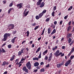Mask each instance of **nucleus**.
<instances>
[{
    "label": "nucleus",
    "instance_id": "f257e3e1",
    "mask_svg": "<svg viewBox=\"0 0 74 74\" xmlns=\"http://www.w3.org/2000/svg\"><path fill=\"white\" fill-rule=\"evenodd\" d=\"M11 34L10 33H6L5 34L3 35V38L2 39L1 41H5L7 40V38L8 37H10L11 36Z\"/></svg>",
    "mask_w": 74,
    "mask_h": 74
},
{
    "label": "nucleus",
    "instance_id": "f03ea898",
    "mask_svg": "<svg viewBox=\"0 0 74 74\" xmlns=\"http://www.w3.org/2000/svg\"><path fill=\"white\" fill-rule=\"evenodd\" d=\"M42 1V0H39L37 2V3L38 5H40L39 6V7L40 8L43 7L45 5V3H44V2H42L41 4V1Z\"/></svg>",
    "mask_w": 74,
    "mask_h": 74
},
{
    "label": "nucleus",
    "instance_id": "7ed1b4c3",
    "mask_svg": "<svg viewBox=\"0 0 74 74\" xmlns=\"http://www.w3.org/2000/svg\"><path fill=\"white\" fill-rule=\"evenodd\" d=\"M26 67L28 69V70H30L32 67V64L30 63V62L29 61L26 64Z\"/></svg>",
    "mask_w": 74,
    "mask_h": 74
},
{
    "label": "nucleus",
    "instance_id": "20e7f679",
    "mask_svg": "<svg viewBox=\"0 0 74 74\" xmlns=\"http://www.w3.org/2000/svg\"><path fill=\"white\" fill-rule=\"evenodd\" d=\"M59 52H60V51L59 50H58L56 51L55 53H54V55H55L56 56H60V55L62 54V52H60V53Z\"/></svg>",
    "mask_w": 74,
    "mask_h": 74
},
{
    "label": "nucleus",
    "instance_id": "39448f33",
    "mask_svg": "<svg viewBox=\"0 0 74 74\" xmlns=\"http://www.w3.org/2000/svg\"><path fill=\"white\" fill-rule=\"evenodd\" d=\"M8 27H9L8 29L9 30H10L11 29H14L15 26H14V25L12 24H9Z\"/></svg>",
    "mask_w": 74,
    "mask_h": 74
},
{
    "label": "nucleus",
    "instance_id": "423d86ee",
    "mask_svg": "<svg viewBox=\"0 0 74 74\" xmlns=\"http://www.w3.org/2000/svg\"><path fill=\"white\" fill-rule=\"evenodd\" d=\"M23 71H25L26 73H29V70L26 66H24L23 68Z\"/></svg>",
    "mask_w": 74,
    "mask_h": 74
},
{
    "label": "nucleus",
    "instance_id": "0eeeda50",
    "mask_svg": "<svg viewBox=\"0 0 74 74\" xmlns=\"http://www.w3.org/2000/svg\"><path fill=\"white\" fill-rule=\"evenodd\" d=\"M22 5H23V3H20L16 5V7L17 8L20 9L22 7Z\"/></svg>",
    "mask_w": 74,
    "mask_h": 74
},
{
    "label": "nucleus",
    "instance_id": "6e6552de",
    "mask_svg": "<svg viewBox=\"0 0 74 74\" xmlns=\"http://www.w3.org/2000/svg\"><path fill=\"white\" fill-rule=\"evenodd\" d=\"M63 64H64V61H62V62L61 64H57V67H58V68H60L61 66H63Z\"/></svg>",
    "mask_w": 74,
    "mask_h": 74
},
{
    "label": "nucleus",
    "instance_id": "1a4fd4ad",
    "mask_svg": "<svg viewBox=\"0 0 74 74\" xmlns=\"http://www.w3.org/2000/svg\"><path fill=\"white\" fill-rule=\"evenodd\" d=\"M70 63H71V60H69L68 61H67L65 63V66H66V67H67V66H68V65L70 64Z\"/></svg>",
    "mask_w": 74,
    "mask_h": 74
},
{
    "label": "nucleus",
    "instance_id": "9d476101",
    "mask_svg": "<svg viewBox=\"0 0 74 74\" xmlns=\"http://www.w3.org/2000/svg\"><path fill=\"white\" fill-rule=\"evenodd\" d=\"M17 37H14L11 40V42L13 43V44H14V42L15 41V39L16 38H17Z\"/></svg>",
    "mask_w": 74,
    "mask_h": 74
},
{
    "label": "nucleus",
    "instance_id": "9b49d317",
    "mask_svg": "<svg viewBox=\"0 0 74 74\" xmlns=\"http://www.w3.org/2000/svg\"><path fill=\"white\" fill-rule=\"evenodd\" d=\"M72 36V34L71 33H68L67 34V36H66L67 38H70V37H71Z\"/></svg>",
    "mask_w": 74,
    "mask_h": 74
},
{
    "label": "nucleus",
    "instance_id": "f8f14e48",
    "mask_svg": "<svg viewBox=\"0 0 74 74\" xmlns=\"http://www.w3.org/2000/svg\"><path fill=\"white\" fill-rule=\"evenodd\" d=\"M34 66L35 67H37L39 66V63L38 62H36L34 63Z\"/></svg>",
    "mask_w": 74,
    "mask_h": 74
},
{
    "label": "nucleus",
    "instance_id": "ddd939ff",
    "mask_svg": "<svg viewBox=\"0 0 74 74\" xmlns=\"http://www.w3.org/2000/svg\"><path fill=\"white\" fill-rule=\"evenodd\" d=\"M48 50H46L45 51H44L43 53V56H44V55H45V54H46V53H48Z\"/></svg>",
    "mask_w": 74,
    "mask_h": 74
},
{
    "label": "nucleus",
    "instance_id": "4468645a",
    "mask_svg": "<svg viewBox=\"0 0 74 74\" xmlns=\"http://www.w3.org/2000/svg\"><path fill=\"white\" fill-rule=\"evenodd\" d=\"M56 29H54L53 32L51 33V35H52V34H55V33H56Z\"/></svg>",
    "mask_w": 74,
    "mask_h": 74
},
{
    "label": "nucleus",
    "instance_id": "2eb2a0df",
    "mask_svg": "<svg viewBox=\"0 0 74 74\" xmlns=\"http://www.w3.org/2000/svg\"><path fill=\"white\" fill-rule=\"evenodd\" d=\"M51 28H49L48 29V34H50L51 33Z\"/></svg>",
    "mask_w": 74,
    "mask_h": 74
},
{
    "label": "nucleus",
    "instance_id": "dca6fc26",
    "mask_svg": "<svg viewBox=\"0 0 74 74\" xmlns=\"http://www.w3.org/2000/svg\"><path fill=\"white\" fill-rule=\"evenodd\" d=\"M11 10H13L14 11V8H10V9L8 10V14H10V12H11Z\"/></svg>",
    "mask_w": 74,
    "mask_h": 74
},
{
    "label": "nucleus",
    "instance_id": "f3484780",
    "mask_svg": "<svg viewBox=\"0 0 74 74\" xmlns=\"http://www.w3.org/2000/svg\"><path fill=\"white\" fill-rule=\"evenodd\" d=\"M29 10H28L27 12L24 13V14H23L24 15V16H27V15H28V14H29Z\"/></svg>",
    "mask_w": 74,
    "mask_h": 74
},
{
    "label": "nucleus",
    "instance_id": "a211bd4d",
    "mask_svg": "<svg viewBox=\"0 0 74 74\" xmlns=\"http://www.w3.org/2000/svg\"><path fill=\"white\" fill-rule=\"evenodd\" d=\"M71 29V26H69L68 27L67 31H70Z\"/></svg>",
    "mask_w": 74,
    "mask_h": 74
},
{
    "label": "nucleus",
    "instance_id": "6ab92c4d",
    "mask_svg": "<svg viewBox=\"0 0 74 74\" xmlns=\"http://www.w3.org/2000/svg\"><path fill=\"white\" fill-rule=\"evenodd\" d=\"M41 53H42V52L41 51H40L39 55L38 57V59H40V58H41Z\"/></svg>",
    "mask_w": 74,
    "mask_h": 74
},
{
    "label": "nucleus",
    "instance_id": "aec40b11",
    "mask_svg": "<svg viewBox=\"0 0 74 74\" xmlns=\"http://www.w3.org/2000/svg\"><path fill=\"white\" fill-rule=\"evenodd\" d=\"M41 49V47H39L37 49V50H36V53H37V52H39L40 51V49Z\"/></svg>",
    "mask_w": 74,
    "mask_h": 74
},
{
    "label": "nucleus",
    "instance_id": "412c9836",
    "mask_svg": "<svg viewBox=\"0 0 74 74\" xmlns=\"http://www.w3.org/2000/svg\"><path fill=\"white\" fill-rule=\"evenodd\" d=\"M33 60H38V58L37 57H35L33 58Z\"/></svg>",
    "mask_w": 74,
    "mask_h": 74
},
{
    "label": "nucleus",
    "instance_id": "4be33fe9",
    "mask_svg": "<svg viewBox=\"0 0 74 74\" xmlns=\"http://www.w3.org/2000/svg\"><path fill=\"white\" fill-rule=\"evenodd\" d=\"M44 14H42V13H40V14L38 15L39 16V17L40 18H41L42 17V16Z\"/></svg>",
    "mask_w": 74,
    "mask_h": 74
},
{
    "label": "nucleus",
    "instance_id": "5701e85b",
    "mask_svg": "<svg viewBox=\"0 0 74 74\" xmlns=\"http://www.w3.org/2000/svg\"><path fill=\"white\" fill-rule=\"evenodd\" d=\"M6 64V61H4L3 62V63L2 64V66H5V64Z\"/></svg>",
    "mask_w": 74,
    "mask_h": 74
},
{
    "label": "nucleus",
    "instance_id": "b1692460",
    "mask_svg": "<svg viewBox=\"0 0 74 74\" xmlns=\"http://www.w3.org/2000/svg\"><path fill=\"white\" fill-rule=\"evenodd\" d=\"M2 49V52H3V53H5L6 52V51L4 49H3V48H1Z\"/></svg>",
    "mask_w": 74,
    "mask_h": 74
},
{
    "label": "nucleus",
    "instance_id": "393cba45",
    "mask_svg": "<svg viewBox=\"0 0 74 74\" xmlns=\"http://www.w3.org/2000/svg\"><path fill=\"white\" fill-rule=\"evenodd\" d=\"M46 12H47V10H46L45 9L41 13L44 15V14H45V13H46Z\"/></svg>",
    "mask_w": 74,
    "mask_h": 74
},
{
    "label": "nucleus",
    "instance_id": "a878e982",
    "mask_svg": "<svg viewBox=\"0 0 74 74\" xmlns=\"http://www.w3.org/2000/svg\"><path fill=\"white\" fill-rule=\"evenodd\" d=\"M45 28L43 30L42 33L41 34V36H42V35H43V34H44V32H45Z\"/></svg>",
    "mask_w": 74,
    "mask_h": 74
},
{
    "label": "nucleus",
    "instance_id": "bb28decb",
    "mask_svg": "<svg viewBox=\"0 0 74 74\" xmlns=\"http://www.w3.org/2000/svg\"><path fill=\"white\" fill-rule=\"evenodd\" d=\"M72 40V39H71V38H69V40H68L69 43H70L71 42Z\"/></svg>",
    "mask_w": 74,
    "mask_h": 74
},
{
    "label": "nucleus",
    "instance_id": "cd10ccee",
    "mask_svg": "<svg viewBox=\"0 0 74 74\" xmlns=\"http://www.w3.org/2000/svg\"><path fill=\"white\" fill-rule=\"evenodd\" d=\"M22 53L21 51H19L18 52V56H21V55H22Z\"/></svg>",
    "mask_w": 74,
    "mask_h": 74
},
{
    "label": "nucleus",
    "instance_id": "c85d7f7f",
    "mask_svg": "<svg viewBox=\"0 0 74 74\" xmlns=\"http://www.w3.org/2000/svg\"><path fill=\"white\" fill-rule=\"evenodd\" d=\"M27 37H29V34H30V32H29V31H28L27 32Z\"/></svg>",
    "mask_w": 74,
    "mask_h": 74
},
{
    "label": "nucleus",
    "instance_id": "c756f323",
    "mask_svg": "<svg viewBox=\"0 0 74 74\" xmlns=\"http://www.w3.org/2000/svg\"><path fill=\"white\" fill-rule=\"evenodd\" d=\"M50 18H47L45 20L46 22H49V20H50Z\"/></svg>",
    "mask_w": 74,
    "mask_h": 74
},
{
    "label": "nucleus",
    "instance_id": "7c9ffc66",
    "mask_svg": "<svg viewBox=\"0 0 74 74\" xmlns=\"http://www.w3.org/2000/svg\"><path fill=\"white\" fill-rule=\"evenodd\" d=\"M70 59H69V60H71H71L73 59V58H74V56H71L70 57Z\"/></svg>",
    "mask_w": 74,
    "mask_h": 74
},
{
    "label": "nucleus",
    "instance_id": "2f4dec72",
    "mask_svg": "<svg viewBox=\"0 0 74 74\" xmlns=\"http://www.w3.org/2000/svg\"><path fill=\"white\" fill-rule=\"evenodd\" d=\"M74 51V47H73V48L72 49V50H71V51L70 52L72 53Z\"/></svg>",
    "mask_w": 74,
    "mask_h": 74
},
{
    "label": "nucleus",
    "instance_id": "473e14b6",
    "mask_svg": "<svg viewBox=\"0 0 74 74\" xmlns=\"http://www.w3.org/2000/svg\"><path fill=\"white\" fill-rule=\"evenodd\" d=\"M36 19L38 20L40 18V17L39 16H38L37 15L36 16Z\"/></svg>",
    "mask_w": 74,
    "mask_h": 74
},
{
    "label": "nucleus",
    "instance_id": "72a5a7b5",
    "mask_svg": "<svg viewBox=\"0 0 74 74\" xmlns=\"http://www.w3.org/2000/svg\"><path fill=\"white\" fill-rule=\"evenodd\" d=\"M51 15L52 16H55V12L53 11L51 13Z\"/></svg>",
    "mask_w": 74,
    "mask_h": 74
},
{
    "label": "nucleus",
    "instance_id": "f704fd0d",
    "mask_svg": "<svg viewBox=\"0 0 74 74\" xmlns=\"http://www.w3.org/2000/svg\"><path fill=\"white\" fill-rule=\"evenodd\" d=\"M25 49V48H22V49L21 50L20 52H21L22 53H23V50Z\"/></svg>",
    "mask_w": 74,
    "mask_h": 74
},
{
    "label": "nucleus",
    "instance_id": "c9c22d12",
    "mask_svg": "<svg viewBox=\"0 0 74 74\" xmlns=\"http://www.w3.org/2000/svg\"><path fill=\"white\" fill-rule=\"evenodd\" d=\"M52 57H49V59H48V60L49 61V62H50L51 60H52Z\"/></svg>",
    "mask_w": 74,
    "mask_h": 74
},
{
    "label": "nucleus",
    "instance_id": "e433bc0d",
    "mask_svg": "<svg viewBox=\"0 0 74 74\" xmlns=\"http://www.w3.org/2000/svg\"><path fill=\"white\" fill-rule=\"evenodd\" d=\"M12 5H13V3L12 2L9 4V7H12Z\"/></svg>",
    "mask_w": 74,
    "mask_h": 74
},
{
    "label": "nucleus",
    "instance_id": "4c0bfd02",
    "mask_svg": "<svg viewBox=\"0 0 74 74\" xmlns=\"http://www.w3.org/2000/svg\"><path fill=\"white\" fill-rule=\"evenodd\" d=\"M39 27V26H36V27L34 28V30H37V29Z\"/></svg>",
    "mask_w": 74,
    "mask_h": 74
},
{
    "label": "nucleus",
    "instance_id": "58836bf2",
    "mask_svg": "<svg viewBox=\"0 0 74 74\" xmlns=\"http://www.w3.org/2000/svg\"><path fill=\"white\" fill-rule=\"evenodd\" d=\"M45 71V69H42L40 70V72H44Z\"/></svg>",
    "mask_w": 74,
    "mask_h": 74
},
{
    "label": "nucleus",
    "instance_id": "ea45409f",
    "mask_svg": "<svg viewBox=\"0 0 74 74\" xmlns=\"http://www.w3.org/2000/svg\"><path fill=\"white\" fill-rule=\"evenodd\" d=\"M56 6H55L53 8V11H54L55 10H56Z\"/></svg>",
    "mask_w": 74,
    "mask_h": 74
},
{
    "label": "nucleus",
    "instance_id": "a19ab883",
    "mask_svg": "<svg viewBox=\"0 0 74 74\" xmlns=\"http://www.w3.org/2000/svg\"><path fill=\"white\" fill-rule=\"evenodd\" d=\"M37 71H38V69H34V73H37Z\"/></svg>",
    "mask_w": 74,
    "mask_h": 74
},
{
    "label": "nucleus",
    "instance_id": "79ce46f5",
    "mask_svg": "<svg viewBox=\"0 0 74 74\" xmlns=\"http://www.w3.org/2000/svg\"><path fill=\"white\" fill-rule=\"evenodd\" d=\"M65 48H66V47L65 46H63L62 47V49H64Z\"/></svg>",
    "mask_w": 74,
    "mask_h": 74
},
{
    "label": "nucleus",
    "instance_id": "37998d69",
    "mask_svg": "<svg viewBox=\"0 0 74 74\" xmlns=\"http://www.w3.org/2000/svg\"><path fill=\"white\" fill-rule=\"evenodd\" d=\"M36 23H33L32 24V26H36Z\"/></svg>",
    "mask_w": 74,
    "mask_h": 74
},
{
    "label": "nucleus",
    "instance_id": "c03bdc74",
    "mask_svg": "<svg viewBox=\"0 0 74 74\" xmlns=\"http://www.w3.org/2000/svg\"><path fill=\"white\" fill-rule=\"evenodd\" d=\"M5 45H6V43L5 42L2 45L1 47H4Z\"/></svg>",
    "mask_w": 74,
    "mask_h": 74
},
{
    "label": "nucleus",
    "instance_id": "a18cd8bd",
    "mask_svg": "<svg viewBox=\"0 0 74 74\" xmlns=\"http://www.w3.org/2000/svg\"><path fill=\"white\" fill-rule=\"evenodd\" d=\"M8 48H11V45H8Z\"/></svg>",
    "mask_w": 74,
    "mask_h": 74
},
{
    "label": "nucleus",
    "instance_id": "49530a36",
    "mask_svg": "<svg viewBox=\"0 0 74 74\" xmlns=\"http://www.w3.org/2000/svg\"><path fill=\"white\" fill-rule=\"evenodd\" d=\"M68 17V15H67L64 17V19H66Z\"/></svg>",
    "mask_w": 74,
    "mask_h": 74
},
{
    "label": "nucleus",
    "instance_id": "de8ad7c7",
    "mask_svg": "<svg viewBox=\"0 0 74 74\" xmlns=\"http://www.w3.org/2000/svg\"><path fill=\"white\" fill-rule=\"evenodd\" d=\"M16 33V31L15 30L14 31H13L12 32V33L13 34H15V33Z\"/></svg>",
    "mask_w": 74,
    "mask_h": 74
},
{
    "label": "nucleus",
    "instance_id": "09e8293b",
    "mask_svg": "<svg viewBox=\"0 0 74 74\" xmlns=\"http://www.w3.org/2000/svg\"><path fill=\"white\" fill-rule=\"evenodd\" d=\"M19 59L18 58L17 59H16L15 61V62H19Z\"/></svg>",
    "mask_w": 74,
    "mask_h": 74
},
{
    "label": "nucleus",
    "instance_id": "8fccbe9b",
    "mask_svg": "<svg viewBox=\"0 0 74 74\" xmlns=\"http://www.w3.org/2000/svg\"><path fill=\"white\" fill-rule=\"evenodd\" d=\"M14 60V58H11L10 59V61H13V60Z\"/></svg>",
    "mask_w": 74,
    "mask_h": 74
},
{
    "label": "nucleus",
    "instance_id": "3c124183",
    "mask_svg": "<svg viewBox=\"0 0 74 74\" xmlns=\"http://www.w3.org/2000/svg\"><path fill=\"white\" fill-rule=\"evenodd\" d=\"M61 55V57L63 56H64V53H62V54Z\"/></svg>",
    "mask_w": 74,
    "mask_h": 74
},
{
    "label": "nucleus",
    "instance_id": "603ef678",
    "mask_svg": "<svg viewBox=\"0 0 74 74\" xmlns=\"http://www.w3.org/2000/svg\"><path fill=\"white\" fill-rule=\"evenodd\" d=\"M25 60V58H22L21 59V61L22 62L23 61H24Z\"/></svg>",
    "mask_w": 74,
    "mask_h": 74
},
{
    "label": "nucleus",
    "instance_id": "864d4df0",
    "mask_svg": "<svg viewBox=\"0 0 74 74\" xmlns=\"http://www.w3.org/2000/svg\"><path fill=\"white\" fill-rule=\"evenodd\" d=\"M71 21H69L68 23V25L70 26V25H71Z\"/></svg>",
    "mask_w": 74,
    "mask_h": 74
},
{
    "label": "nucleus",
    "instance_id": "5fc2aeb1",
    "mask_svg": "<svg viewBox=\"0 0 74 74\" xmlns=\"http://www.w3.org/2000/svg\"><path fill=\"white\" fill-rule=\"evenodd\" d=\"M49 57H51L52 58V53H51L49 55Z\"/></svg>",
    "mask_w": 74,
    "mask_h": 74
},
{
    "label": "nucleus",
    "instance_id": "6e6d98bb",
    "mask_svg": "<svg viewBox=\"0 0 74 74\" xmlns=\"http://www.w3.org/2000/svg\"><path fill=\"white\" fill-rule=\"evenodd\" d=\"M54 24L55 25H56V24H57V21H54Z\"/></svg>",
    "mask_w": 74,
    "mask_h": 74
},
{
    "label": "nucleus",
    "instance_id": "4d7b16f0",
    "mask_svg": "<svg viewBox=\"0 0 74 74\" xmlns=\"http://www.w3.org/2000/svg\"><path fill=\"white\" fill-rule=\"evenodd\" d=\"M49 64H48V65H46V67L47 68H48V67H49Z\"/></svg>",
    "mask_w": 74,
    "mask_h": 74
},
{
    "label": "nucleus",
    "instance_id": "13d9d810",
    "mask_svg": "<svg viewBox=\"0 0 74 74\" xmlns=\"http://www.w3.org/2000/svg\"><path fill=\"white\" fill-rule=\"evenodd\" d=\"M71 52H70L68 54V57H70V56L71 54Z\"/></svg>",
    "mask_w": 74,
    "mask_h": 74
},
{
    "label": "nucleus",
    "instance_id": "bf43d9fd",
    "mask_svg": "<svg viewBox=\"0 0 74 74\" xmlns=\"http://www.w3.org/2000/svg\"><path fill=\"white\" fill-rule=\"evenodd\" d=\"M15 55H13L12 56V58H14V59L15 58Z\"/></svg>",
    "mask_w": 74,
    "mask_h": 74
},
{
    "label": "nucleus",
    "instance_id": "052dcab7",
    "mask_svg": "<svg viewBox=\"0 0 74 74\" xmlns=\"http://www.w3.org/2000/svg\"><path fill=\"white\" fill-rule=\"evenodd\" d=\"M48 56H45V60H47L48 59Z\"/></svg>",
    "mask_w": 74,
    "mask_h": 74
},
{
    "label": "nucleus",
    "instance_id": "680f3d73",
    "mask_svg": "<svg viewBox=\"0 0 74 74\" xmlns=\"http://www.w3.org/2000/svg\"><path fill=\"white\" fill-rule=\"evenodd\" d=\"M62 14V12H60L58 14V16H60Z\"/></svg>",
    "mask_w": 74,
    "mask_h": 74
},
{
    "label": "nucleus",
    "instance_id": "e2e57ef3",
    "mask_svg": "<svg viewBox=\"0 0 74 74\" xmlns=\"http://www.w3.org/2000/svg\"><path fill=\"white\" fill-rule=\"evenodd\" d=\"M73 43V41H72V42L70 44H69V45H70V46H71Z\"/></svg>",
    "mask_w": 74,
    "mask_h": 74
},
{
    "label": "nucleus",
    "instance_id": "0e129e2a",
    "mask_svg": "<svg viewBox=\"0 0 74 74\" xmlns=\"http://www.w3.org/2000/svg\"><path fill=\"white\" fill-rule=\"evenodd\" d=\"M62 23H63V21H61L60 23V25L62 24Z\"/></svg>",
    "mask_w": 74,
    "mask_h": 74
},
{
    "label": "nucleus",
    "instance_id": "69168bd1",
    "mask_svg": "<svg viewBox=\"0 0 74 74\" xmlns=\"http://www.w3.org/2000/svg\"><path fill=\"white\" fill-rule=\"evenodd\" d=\"M36 69H40V66H38L36 67Z\"/></svg>",
    "mask_w": 74,
    "mask_h": 74
},
{
    "label": "nucleus",
    "instance_id": "338daca9",
    "mask_svg": "<svg viewBox=\"0 0 74 74\" xmlns=\"http://www.w3.org/2000/svg\"><path fill=\"white\" fill-rule=\"evenodd\" d=\"M44 65V62H40V65Z\"/></svg>",
    "mask_w": 74,
    "mask_h": 74
},
{
    "label": "nucleus",
    "instance_id": "774afa93",
    "mask_svg": "<svg viewBox=\"0 0 74 74\" xmlns=\"http://www.w3.org/2000/svg\"><path fill=\"white\" fill-rule=\"evenodd\" d=\"M74 27L73 28V30L71 31V32H73V33H74Z\"/></svg>",
    "mask_w": 74,
    "mask_h": 74
}]
</instances>
